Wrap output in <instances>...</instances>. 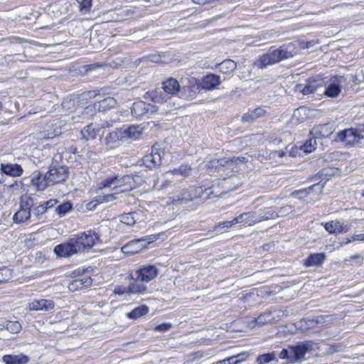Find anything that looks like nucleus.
I'll use <instances>...</instances> for the list:
<instances>
[{"label": "nucleus", "instance_id": "nucleus-1", "mask_svg": "<svg viewBox=\"0 0 364 364\" xmlns=\"http://www.w3.org/2000/svg\"><path fill=\"white\" fill-rule=\"evenodd\" d=\"M62 156L55 154L50 164L49 170L43 175L38 173L33 176L31 183L39 191L44 190L47 186H53L65 181L68 177V168L62 162Z\"/></svg>", "mask_w": 364, "mask_h": 364}, {"label": "nucleus", "instance_id": "nucleus-2", "mask_svg": "<svg viewBox=\"0 0 364 364\" xmlns=\"http://www.w3.org/2000/svg\"><path fill=\"white\" fill-rule=\"evenodd\" d=\"M299 43L296 41L279 46L277 49L269 50L257 60V65L260 68H264L267 65L279 63L282 60L291 58L299 52Z\"/></svg>", "mask_w": 364, "mask_h": 364}, {"label": "nucleus", "instance_id": "nucleus-3", "mask_svg": "<svg viewBox=\"0 0 364 364\" xmlns=\"http://www.w3.org/2000/svg\"><path fill=\"white\" fill-rule=\"evenodd\" d=\"M80 252L90 250L95 243L101 242L100 235L95 230H87L74 235Z\"/></svg>", "mask_w": 364, "mask_h": 364}, {"label": "nucleus", "instance_id": "nucleus-4", "mask_svg": "<svg viewBox=\"0 0 364 364\" xmlns=\"http://www.w3.org/2000/svg\"><path fill=\"white\" fill-rule=\"evenodd\" d=\"M33 205V200L31 197L22 196L21 198L19 210L14 214L13 220L15 223H23L31 218V208Z\"/></svg>", "mask_w": 364, "mask_h": 364}, {"label": "nucleus", "instance_id": "nucleus-5", "mask_svg": "<svg viewBox=\"0 0 364 364\" xmlns=\"http://www.w3.org/2000/svg\"><path fill=\"white\" fill-rule=\"evenodd\" d=\"M158 274L159 269L154 265H144L136 270L134 274L130 273L129 278L147 283L155 279Z\"/></svg>", "mask_w": 364, "mask_h": 364}, {"label": "nucleus", "instance_id": "nucleus-6", "mask_svg": "<svg viewBox=\"0 0 364 364\" xmlns=\"http://www.w3.org/2000/svg\"><path fill=\"white\" fill-rule=\"evenodd\" d=\"M164 155V151L161 150L157 144H155L152 146L151 153L143 157V164L149 168L159 166L161 164Z\"/></svg>", "mask_w": 364, "mask_h": 364}, {"label": "nucleus", "instance_id": "nucleus-7", "mask_svg": "<svg viewBox=\"0 0 364 364\" xmlns=\"http://www.w3.org/2000/svg\"><path fill=\"white\" fill-rule=\"evenodd\" d=\"M74 236L68 241L59 244L54 247V252L58 257H68L79 252Z\"/></svg>", "mask_w": 364, "mask_h": 364}, {"label": "nucleus", "instance_id": "nucleus-8", "mask_svg": "<svg viewBox=\"0 0 364 364\" xmlns=\"http://www.w3.org/2000/svg\"><path fill=\"white\" fill-rule=\"evenodd\" d=\"M211 188H212L204 190L201 186H190L188 188L183 189L181 191L179 196L177 198V200L187 203L200 198L205 191Z\"/></svg>", "mask_w": 364, "mask_h": 364}, {"label": "nucleus", "instance_id": "nucleus-9", "mask_svg": "<svg viewBox=\"0 0 364 364\" xmlns=\"http://www.w3.org/2000/svg\"><path fill=\"white\" fill-rule=\"evenodd\" d=\"M338 138L340 141L345 142L346 144L353 145L360 142L363 136L355 129H345L338 134Z\"/></svg>", "mask_w": 364, "mask_h": 364}, {"label": "nucleus", "instance_id": "nucleus-10", "mask_svg": "<svg viewBox=\"0 0 364 364\" xmlns=\"http://www.w3.org/2000/svg\"><path fill=\"white\" fill-rule=\"evenodd\" d=\"M221 83L220 77L215 74H209L204 76L200 82L197 84V88L200 87L204 90L215 89Z\"/></svg>", "mask_w": 364, "mask_h": 364}, {"label": "nucleus", "instance_id": "nucleus-11", "mask_svg": "<svg viewBox=\"0 0 364 364\" xmlns=\"http://www.w3.org/2000/svg\"><path fill=\"white\" fill-rule=\"evenodd\" d=\"M156 112L155 107L144 101L134 102L132 107V115L137 118H141L144 114Z\"/></svg>", "mask_w": 364, "mask_h": 364}, {"label": "nucleus", "instance_id": "nucleus-12", "mask_svg": "<svg viewBox=\"0 0 364 364\" xmlns=\"http://www.w3.org/2000/svg\"><path fill=\"white\" fill-rule=\"evenodd\" d=\"M122 129H116L113 132H109L104 137L105 144L109 149H114L119 146L121 141H124Z\"/></svg>", "mask_w": 364, "mask_h": 364}, {"label": "nucleus", "instance_id": "nucleus-13", "mask_svg": "<svg viewBox=\"0 0 364 364\" xmlns=\"http://www.w3.org/2000/svg\"><path fill=\"white\" fill-rule=\"evenodd\" d=\"M336 81L330 83L325 90L324 94L329 97H336L341 91V84L345 81L344 76L335 77Z\"/></svg>", "mask_w": 364, "mask_h": 364}, {"label": "nucleus", "instance_id": "nucleus-14", "mask_svg": "<svg viewBox=\"0 0 364 364\" xmlns=\"http://www.w3.org/2000/svg\"><path fill=\"white\" fill-rule=\"evenodd\" d=\"M28 308L30 311H46L53 309L54 303L52 300L41 299L29 303Z\"/></svg>", "mask_w": 364, "mask_h": 364}, {"label": "nucleus", "instance_id": "nucleus-15", "mask_svg": "<svg viewBox=\"0 0 364 364\" xmlns=\"http://www.w3.org/2000/svg\"><path fill=\"white\" fill-rule=\"evenodd\" d=\"M0 171L2 176L6 174L12 177H18L23 173V168L17 164H3L0 165Z\"/></svg>", "mask_w": 364, "mask_h": 364}, {"label": "nucleus", "instance_id": "nucleus-16", "mask_svg": "<svg viewBox=\"0 0 364 364\" xmlns=\"http://www.w3.org/2000/svg\"><path fill=\"white\" fill-rule=\"evenodd\" d=\"M92 279L90 277L86 276L82 278L76 279L70 282L68 285V288L71 291H75L84 288H87L91 286Z\"/></svg>", "mask_w": 364, "mask_h": 364}, {"label": "nucleus", "instance_id": "nucleus-17", "mask_svg": "<svg viewBox=\"0 0 364 364\" xmlns=\"http://www.w3.org/2000/svg\"><path fill=\"white\" fill-rule=\"evenodd\" d=\"M321 86V80H316L309 78L306 81V85L302 87L301 85H299L297 86L298 90L301 92L303 95H306L311 93H314L316 91L317 88Z\"/></svg>", "mask_w": 364, "mask_h": 364}, {"label": "nucleus", "instance_id": "nucleus-18", "mask_svg": "<svg viewBox=\"0 0 364 364\" xmlns=\"http://www.w3.org/2000/svg\"><path fill=\"white\" fill-rule=\"evenodd\" d=\"M325 259L324 253H313L309 255L303 264L306 267H319L323 263Z\"/></svg>", "mask_w": 364, "mask_h": 364}, {"label": "nucleus", "instance_id": "nucleus-19", "mask_svg": "<svg viewBox=\"0 0 364 364\" xmlns=\"http://www.w3.org/2000/svg\"><path fill=\"white\" fill-rule=\"evenodd\" d=\"M311 346L309 343H301L294 347H291L290 354L292 355L294 360H301L304 359L305 354L310 349Z\"/></svg>", "mask_w": 364, "mask_h": 364}, {"label": "nucleus", "instance_id": "nucleus-20", "mask_svg": "<svg viewBox=\"0 0 364 364\" xmlns=\"http://www.w3.org/2000/svg\"><path fill=\"white\" fill-rule=\"evenodd\" d=\"M121 129L124 141L127 139L135 140L139 139L142 134V128L140 126H130L127 129Z\"/></svg>", "mask_w": 364, "mask_h": 364}, {"label": "nucleus", "instance_id": "nucleus-21", "mask_svg": "<svg viewBox=\"0 0 364 364\" xmlns=\"http://www.w3.org/2000/svg\"><path fill=\"white\" fill-rule=\"evenodd\" d=\"M131 176L126 175L122 177L117 176L116 191L119 193H124L132 191Z\"/></svg>", "mask_w": 364, "mask_h": 364}, {"label": "nucleus", "instance_id": "nucleus-22", "mask_svg": "<svg viewBox=\"0 0 364 364\" xmlns=\"http://www.w3.org/2000/svg\"><path fill=\"white\" fill-rule=\"evenodd\" d=\"M267 110L264 107H259L253 110L249 111L242 117L243 122H251L265 115Z\"/></svg>", "mask_w": 364, "mask_h": 364}, {"label": "nucleus", "instance_id": "nucleus-23", "mask_svg": "<svg viewBox=\"0 0 364 364\" xmlns=\"http://www.w3.org/2000/svg\"><path fill=\"white\" fill-rule=\"evenodd\" d=\"M178 82L172 77L168 78L163 82V90L167 95H175L180 90Z\"/></svg>", "mask_w": 364, "mask_h": 364}, {"label": "nucleus", "instance_id": "nucleus-24", "mask_svg": "<svg viewBox=\"0 0 364 364\" xmlns=\"http://www.w3.org/2000/svg\"><path fill=\"white\" fill-rule=\"evenodd\" d=\"M256 215L257 223H259L264 220L274 219L279 216V213L273 210L272 208H267L256 211Z\"/></svg>", "mask_w": 364, "mask_h": 364}, {"label": "nucleus", "instance_id": "nucleus-25", "mask_svg": "<svg viewBox=\"0 0 364 364\" xmlns=\"http://www.w3.org/2000/svg\"><path fill=\"white\" fill-rule=\"evenodd\" d=\"M5 364H26L28 362V356L21 353L18 355H5L2 358Z\"/></svg>", "mask_w": 364, "mask_h": 364}, {"label": "nucleus", "instance_id": "nucleus-26", "mask_svg": "<svg viewBox=\"0 0 364 364\" xmlns=\"http://www.w3.org/2000/svg\"><path fill=\"white\" fill-rule=\"evenodd\" d=\"M235 222L237 223H245L249 225H253L257 223L256 211L243 213L235 218Z\"/></svg>", "mask_w": 364, "mask_h": 364}, {"label": "nucleus", "instance_id": "nucleus-27", "mask_svg": "<svg viewBox=\"0 0 364 364\" xmlns=\"http://www.w3.org/2000/svg\"><path fill=\"white\" fill-rule=\"evenodd\" d=\"M100 129L90 124L81 131L82 138L85 140L94 139L98 134Z\"/></svg>", "mask_w": 364, "mask_h": 364}, {"label": "nucleus", "instance_id": "nucleus-28", "mask_svg": "<svg viewBox=\"0 0 364 364\" xmlns=\"http://www.w3.org/2000/svg\"><path fill=\"white\" fill-rule=\"evenodd\" d=\"M220 72L225 74L232 73L237 68V63L230 59H227L218 65Z\"/></svg>", "mask_w": 364, "mask_h": 364}, {"label": "nucleus", "instance_id": "nucleus-29", "mask_svg": "<svg viewBox=\"0 0 364 364\" xmlns=\"http://www.w3.org/2000/svg\"><path fill=\"white\" fill-rule=\"evenodd\" d=\"M116 100L111 97H107L100 100L97 104H95V107H98L100 112H105L108 109L114 107L116 105Z\"/></svg>", "mask_w": 364, "mask_h": 364}, {"label": "nucleus", "instance_id": "nucleus-30", "mask_svg": "<svg viewBox=\"0 0 364 364\" xmlns=\"http://www.w3.org/2000/svg\"><path fill=\"white\" fill-rule=\"evenodd\" d=\"M149 313V307L146 305H141L134 309L132 311L127 314V317L130 319L139 318Z\"/></svg>", "mask_w": 364, "mask_h": 364}, {"label": "nucleus", "instance_id": "nucleus-31", "mask_svg": "<svg viewBox=\"0 0 364 364\" xmlns=\"http://www.w3.org/2000/svg\"><path fill=\"white\" fill-rule=\"evenodd\" d=\"M134 282L129 285V294H144L147 287L140 280L133 279Z\"/></svg>", "mask_w": 364, "mask_h": 364}, {"label": "nucleus", "instance_id": "nucleus-32", "mask_svg": "<svg viewBox=\"0 0 364 364\" xmlns=\"http://www.w3.org/2000/svg\"><path fill=\"white\" fill-rule=\"evenodd\" d=\"M310 134L315 139L328 136V131L327 130V126L326 124H318L313 127Z\"/></svg>", "mask_w": 364, "mask_h": 364}, {"label": "nucleus", "instance_id": "nucleus-33", "mask_svg": "<svg viewBox=\"0 0 364 364\" xmlns=\"http://www.w3.org/2000/svg\"><path fill=\"white\" fill-rule=\"evenodd\" d=\"M139 214L136 212L123 213L119 216L120 222L123 224L132 226L139 220L136 217Z\"/></svg>", "mask_w": 364, "mask_h": 364}, {"label": "nucleus", "instance_id": "nucleus-34", "mask_svg": "<svg viewBox=\"0 0 364 364\" xmlns=\"http://www.w3.org/2000/svg\"><path fill=\"white\" fill-rule=\"evenodd\" d=\"M324 228L326 231L329 233H341L343 231V225L338 221H331L326 223L324 225Z\"/></svg>", "mask_w": 364, "mask_h": 364}, {"label": "nucleus", "instance_id": "nucleus-35", "mask_svg": "<svg viewBox=\"0 0 364 364\" xmlns=\"http://www.w3.org/2000/svg\"><path fill=\"white\" fill-rule=\"evenodd\" d=\"M155 240V237L153 236H149V237H144L139 239H136L132 241H131L128 245L124 246L123 248H128L129 247H132L134 245H136L138 243H141L140 248H144L146 247V244H150L153 242Z\"/></svg>", "mask_w": 364, "mask_h": 364}, {"label": "nucleus", "instance_id": "nucleus-36", "mask_svg": "<svg viewBox=\"0 0 364 364\" xmlns=\"http://www.w3.org/2000/svg\"><path fill=\"white\" fill-rule=\"evenodd\" d=\"M117 176H109L100 183V188H110L116 191L117 188Z\"/></svg>", "mask_w": 364, "mask_h": 364}, {"label": "nucleus", "instance_id": "nucleus-37", "mask_svg": "<svg viewBox=\"0 0 364 364\" xmlns=\"http://www.w3.org/2000/svg\"><path fill=\"white\" fill-rule=\"evenodd\" d=\"M167 53H162L161 54H153L147 57V59L151 62L156 63H168V59Z\"/></svg>", "mask_w": 364, "mask_h": 364}, {"label": "nucleus", "instance_id": "nucleus-38", "mask_svg": "<svg viewBox=\"0 0 364 364\" xmlns=\"http://www.w3.org/2000/svg\"><path fill=\"white\" fill-rule=\"evenodd\" d=\"M72 209V204L70 202H65L55 208V213L60 217L64 216Z\"/></svg>", "mask_w": 364, "mask_h": 364}, {"label": "nucleus", "instance_id": "nucleus-39", "mask_svg": "<svg viewBox=\"0 0 364 364\" xmlns=\"http://www.w3.org/2000/svg\"><path fill=\"white\" fill-rule=\"evenodd\" d=\"M272 360H277L276 355L274 352L259 355L257 358V363L266 364Z\"/></svg>", "mask_w": 364, "mask_h": 364}, {"label": "nucleus", "instance_id": "nucleus-40", "mask_svg": "<svg viewBox=\"0 0 364 364\" xmlns=\"http://www.w3.org/2000/svg\"><path fill=\"white\" fill-rule=\"evenodd\" d=\"M336 172V169L331 167H326L321 170L318 173V176L319 178H322L323 179L328 181L330 177L333 176Z\"/></svg>", "mask_w": 364, "mask_h": 364}, {"label": "nucleus", "instance_id": "nucleus-41", "mask_svg": "<svg viewBox=\"0 0 364 364\" xmlns=\"http://www.w3.org/2000/svg\"><path fill=\"white\" fill-rule=\"evenodd\" d=\"M6 329L12 333H17L21 329V325L18 321H9L6 324Z\"/></svg>", "mask_w": 364, "mask_h": 364}, {"label": "nucleus", "instance_id": "nucleus-42", "mask_svg": "<svg viewBox=\"0 0 364 364\" xmlns=\"http://www.w3.org/2000/svg\"><path fill=\"white\" fill-rule=\"evenodd\" d=\"M171 172L173 175H181L183 176H187L190 174L191 168L188 165H181L178 168H174L171 171Z\"/></svg>", "mask_w": 364, "mask_h": 364}, {"label": "nucleus", "instance_id": "nucleus-43", "mask_svg": "<svg viewBox=\"0 0 364 364\" xmlns=\"http://www.w3.org/2000/svg\"><path fill=\"white\" fill-rule=\"evenodd\" d=\"M132 181V190L139 187L145 182L144 178L138 173L130 175Z\"/></svg>", "mask_w": 364, "mask_h": 364}, {"label": "nucleus", "instance_id": "nucleus-44", "mask_svg": "<svg viewBox=\"0 0 364 364\" xmlns=\"http://www.w3.org/2000/svg\"><path fill=\"white\" fill-rule=\"evenodd\" d=\"M11 270L7 267L0 269V283L5 282L11 278Z\"/></svg>", "mask_w": 364, "mask_h": 364}, {"label": "nucleus", "instance_id": "nucleus-45", "mask_svg": "<svg viewBox=\"0 0 364 364\" xmlns=\"http://www.w3.org/2000/svg\"><path fill=\"white\" fill-rule=\"evenodd\" d=\"M119 193L117 191H114L113 193H107L103 196H99L97 201L99 203H106V202H110L113 201L116 199V194H118Z\"/></svg>", "mask_w": 364, "mask_h": 364}, {"label": "nucleus", "instance_id": "nucleus-46", "mask_svg": "<svg viewBox=\"0 0 364 364\" xmlns=\"http://www.w3.org/2000/svg\"><path fill=\"white\" fill-rule=\"evenodd\" d=\"M319 183H320L314 184V185L309 187L308 189H303V190H299V191H294L291 193V196L297 197L299 194L303 193L306 192V191H308L309 193L310 191L314 189L315 188H318L320 192H321L323 188V187H324V183L321 186H319Z\"/></svg>", "mask_w": 364, "mask_h": 364}, {"label": "nucleus", "instance_id": "nucleus-47", "mask_svg": "<svg viewBox=\"0 0 364 364\" xmlns=\"http://www.w3.org/2000/svg\"><path fill=\"white\" fill-rule=\"evenodd\" d=\"M316 144V142L315 138L309 139L304 144V151L306 153L311 152L313 150L315 149Z\"/></svg>", "mask_w": 364, "mask_h": 364}, {"label": "nucleus", "instance_id": "nucleus-48", "mask_svg": "<svg viewBox=\"0 0 364 364\" xmlns=\"http://www.w3.org/2000/svg\"><path fill=\"white\" fill-rule=\"evenodd\" d=\"M290 352L291 348H289V349H283L279 354V358L280 359H287L290 362H292L294 361V359L292 358V355L290 354Z\"/></svg>", "mask_w": 364, "mask_h": 364}, {"label": "nucleus", "instance_id": "nucleus-49", "mask_svg": "<svg viewBox=\"0 0 364 364\" xmlns=\"http://www.w3.org/2000/svg\"><path fill=\"white\" fill-rule=\"evenodd\" d=\"M150 95L152 100L156 102H166L167 100L166 96H164L161 93L160 94V95H158L157 91H152L150 93Z\"/></svg>", "mask_w": 364, "mask_h": 364}, {"label": "nucleus", "instance_id": "nucleus-50", "mask_svg": "<svg viewBox=\"0 0 364 364\" xmlns=\"http://www.w3.org/2000/svg\"><path fill=\"white\" fill-rule=\"evenodd\" d=\"M114 293L118 295H122L124 294H129V286L127 287L122 285H117L114 289Z\"/></svg>", "mask_w": 364, "mask_h": 364}, {"label": "nucleus", "instance_id": "nucleus-51", "mask_svg": "<svg viewBox=\"0 0 364 364\" xmlns=\"http://www.w3.org/2000/svg\"><path fill=\"white\" fill-rule=\"evenodd\" d=\"M172 327V324L170 323H164L158 325L154 328V331L160 332H166L169 331Z\"/></svg>", "mask_w": 364, "mask_h": 364}, {"label": "nucleus", "instance_id": "nucleus-52", "mask_svg": "<svg viewBox=\"0 0 364 364\" xmlns=\"http://www.w3.org/2000/svg\"><path fill=\"white\" fill-rule=\"evenodd\" d=\"M80 4V10H89L92 6V0H77Z\"/></svg>", "mask_w": 364, "mask_h": 364}, {"label": "nucleus", "instance_id": "nucleus-53", "mask_svg": "<svg viewBox=\"0 0 364 364\" xmlns=\"http://www.w3.org/2000/svg\"><path fill=\"white\" fill-rule=\"evenodd\" d=\"M360 75L361 76H360L358 73L355 75H350V80L354 83L359 84L362 80H364V74L363 70H360Z\"/></svg>", "mask_w": 364, "mask_h": 364}, {"label": "nucleus", "instance_id": "nucleus-54", "mask_svg": "<svg viewBox=\"0 0 364 364\" xmlns=\"http://www.w3.org/2000/svg\"><path fill=\"white\" fill-rule=\"evenodd\" d=\"M237 223H235V218L232 220H230V221H224V222H222L220 223H219L218 225L217 226H215L214 229H216L218 228H230L232 227L234 224H237Z\"/></svg>", "mask_w": 364, "mask_h": 364}, {"label": "nucleus", "instance_id": "nucleus-55", "mask_svg": "<svg viewBox=\"0 0 364 364\" xmlns=\"http://www.w3.org/2000/svg\"><path fill=\"white\" fill-rule=\"evenodd\" d=\"M240 357V355L231 356L230 358H225L224 363H226L227 364H237L240 362V360L239 359Z\"/></svg>", "mask_w": 364, "mask_h": 364}, {"label": "nucleus", "instance_id": "nucleus-56", "mask_svg": "<svg viewBox=\"0 0 364 364\" xmlns=\"http://www.w3.org/2000/svg\"><path fill=\"white\" fill-rule=\"evenodd\" d=\"M46 206H44L43 204L37 206L34 209V214L36 215L37 217H38L41 215H43L46 211Z\"/></svg>", "mask_w": 364, "mask_h": 364}, {"label": "nucleus", "instance_id": "nucleus-57", "mask_svg": "<svg viewBox=\"0 0 364 364\" xmlns=\"http://www.w3.org/2000/svg\"><path fill=\"white\" fill-rule=\"evenodd\" d=\"M57 203H58L57 200L50 199V200H47L45 203H43V205L44 206H46V210H48V208L53 207L55 204H57Z\"/></svg>", "mask_w": 364, "mask_h": 364}, {"label": "nucleus", "instance_id": "nucleus-58", "mask_svg": "<svg viewBox=\"0 0 364 364\" xmlns=\"http://www.w3.org/2000/svg\"><path fill=\"white\" fill-rule=\"evenodd\" d=\"M355 240H364V234L360 233L358 235H354L353 236L351 237V239H350L348 242H350Z\"/></svg>", "mask_w": 364, "mask_h": 364}, {"label": "nucleus", "instance_id": "nucleus-59", "mask_svg": "<svg viewBox=\"0 0 364 364\" xmlns=\"http://www.w3.org/2000/svg\"><path fill=\"white\" fill-rule=\"evenodd\" d=\"M299 43V45L301 46V47L302 48H310V47H311V46H313L314 45V41H308V42H306V43L302 42V43Z\"/></svg>", "mask_w": 364, "mask_h": 364}, {"label": "nucleus", "instance_id": "nucleus-60", "mask_svg": "<svg viewBox=\"0 0 364 364\" xmlns=\"http://www.w3.org/2000/svg\"><path fill=\"white\" fill-rule=\"evenodd\" d=\"M306 109L304 107H300L299 109H297L294 112V117H297L299 115H301V112H305Z\"/></svg>", "mask_w": 364, "mask_h": 364}, {"label": "nucleus", "instance_id": "nucleus-61", "mask_svg": "<svg viewBox=\"0 0 364 364\" xmlns=\"http://www.w3.org/2000/svg\"><path fill=\"white\" fill-rule=\"evenodd\" d=\"M112 127V122L105 121V122H102V124H100V127H99V128L100 129H102V128L105 129V128H108V127Z\"/></svg>", "mask_w": 364, "mask_h": 364}, {"label": "nucleus", "instance_id": "nucleus-62", "mask_svg": "<svg viewBox=\"0 0 364 364\" xmlns=\"http://www.w3.org/2000/svg\"><path fill=\"white\" fill-rule=\"evenodd\" d=\"M231 161L232 162H235V164H238L245 162V157H238L237 159H235L234 161L232 160Z\"/></svg>", "mask_w": 364, "mask_h": 364}, {"label": "nucleus", "instance_id": "nucleus-63", "mask_svg": "<svg viewBox=\"0 0 364 364\" xmlns=\"http://www.w3.org/2000/svg\"><path fill=\"white\" fill-rule=\"evenodd\" d=\"M193 2L198 4H205L207 2H208L210 0H192Z\"/></svg>", "mask_w": 364, "mask_h": 364}, {"label": "nucleus", "instance_id": "nucleus-64", "mask_svg": "<svg viewBox=\"0 0 364 364\" xmlns=\"http://www.w3.org/2000/svg\"><path fill=\"white\" fill-rule=\"evenodd\" d=\"M256 321V323H259V324L264 323V321H263V320H262V316H259V317L256 319V321Z\"/></svg>", "mask_w": 364, "mask_h": 364}]
</instances>
